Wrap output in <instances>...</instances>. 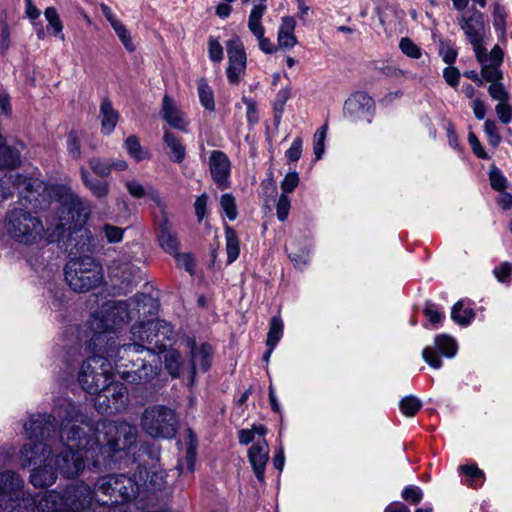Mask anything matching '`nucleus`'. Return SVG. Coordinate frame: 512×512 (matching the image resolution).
<instances>
[{
  "label": "nucleus",
  "instance_id": "f257e3e1",
  "mask_svg": "<svg viewBox=\"0 0 512 512\" xmlns=\"http://www.w3.org/2000/svg\"><path fill=\"white\" fill-rule=\"evenodd\" d=\"M75 408L67 403L65 412L69 419L63 424L60 438L53 439L55 433L52 416L38 415L25 424V432L29 443L20 452L23 467L38 465L31 473V482L36 487L48 486L54 483L56 471L64 477L78 476L84 468V457L96 450H108L113 453L128 449L135 443L136 429L127 423H102L97 428L95 438H88L83 428L72 423Z\"/></svg>",
  "mask_w": 512,
  "mask_h": 512
},
{
  "label": "nucleus",
  "instance_id": "f03ea898",
  "mask_svg": "<svg viewBox=\"0 0 512 512\" xmlns=\"http://www.w3.org/2000/svg\"><path fill=\"white\" fill-rule=\"evenodd\" d=\"M23 481L13 472L0 474V507L2 512H33L35 506L41 512H76L88 508L95 500L101 505L128 501L137 496L140 485L125 475L107 476L100 480L93 495L90 488L79 483L68 488L61 496L47 491L33 499L21 491Z\"/></svg>",
  "mask_w": 512,
  "mask_h": 512
},
{
  "label": "nucleus",
  "instance_id": "7ed1b4c3",
  "mask_svg": "<svg viewBox=\"0 0 512 512\" xmlns=\"http://www.w3.org/2000/svg\"><path fill=\"white\" fill-rule=\"evenodd\" d=\"M147 304H153V300L147 296H141L140 299L132 300L130 303L126 302H109L106 303L101 311L94 314L90 321V329L93 331V336L90 340V346L98 351L101 354L94 355L88 358L82 364L81 369H83L84 365L88 362L93 361L95 359L100 360L101 362H97L98 364L94 367H91L88 371V380L92 381L93 377L96 376L98 372L102 371V367H104L106 371V376L111 377L112 374V366L108 359L105 358L104 354L113 360L104 350L111 348V350L116 351L114 344V337L111 335H107L109 331L119 328L120 326L126 324L131 319V308L133 310H137L140 314L141 311H144V308ZM82 370H80L81 372Z\"/></svg>",
  "mask_w": 512,
  "mask_h": 512
},
{
  "label": "nucleus",
  "instance_id": "20e7f679",
  "mask_svg": "<svg viewBox=\"0 0 512 512\" xmlns=\"http://www.w3.org/2000/svg\"><path fill=\"white\" fill-rule=\"evenodd\" d=\"M459 25L467 39L473 46L475 57L481 65V76L490 82V96H507L504 86L499 82L502 73L499 69L503 62L504 53L500 46L495 45L489 53L483 46L484 22L481 14H473L470 17H461Z\"/></svg>",
  "mask_w": 512,
  "mask_h": 512
},
{
  "label": "nucleus",
  "instance_id": "39448f33",
  "mask_svg": "<svg viewBox=\"0 0 512 512\" xmlns=\"http://www.w3.org/2000/svg\"><path fill=\"white\" fill-rule=\"evenodd\" d=\"M115 362L117 373L129 383L146 384L159 372V357L143 345L129 344L104 350Z\"/></svg>",
  "mask_w": 512,
  "mask_h": 512
},
{
  "label": "nucleus",
  "instance_id": "423d86ee",
  "mask_svg": "<svg viewBox=\"0 0 512 512\" xmlns=\"http://www.w3.org/2000/svg\"><path fill=\"white\" fill-rule=\"evenodd\" d=\"M101 362L95 359L84 365L78 375L81 387L90 394H95V407L101 413H113L122 410L127 403V389L121 382L110 381L111 377L106 376V369L98 372L92 381L88 380V371L91 367Z\"/></svg>",
  "mask_w": 512,
  "mask_h": 512
},
{
  "label": "nucleus",
  "instance_id": "0eeeda50",
  "mask_svg": "<svg viewBox=\"0 0 512 512\" xmlns=\"http://www.w3.org/2000/svg\"><path fill=\"white\" fill-rule=\"evenodd\" d=\"M65 279L72 290L84 293L101 285L103 269L90 256L75 258L66 265Z\"/></svg>",
  "mask_w": 512,
  "mask_h": 512
},
{
  "label": "nucleus",
  "instance_id": "6e6552de",
  "mask_svg": "<svg viewBox=\"0 0 512 512\" xmlns=\"http://www.w3.org/2000/svg\"><path fill=\"white\" fill-rule=\"evenodd\" d=\"M7 233L22 244H34L44 235V226L39 218L22 209H14L7 214Z\"/></svg>",
  "mask_w": 512,
  "mask_h": 512
},
{
  "label": "nucleus",
  "instance_id": "1a4fd4ad",
  "mask_svg": "<svg viewBox=\"0 0 512 512\" xmlns=\"http://www.w3.org/2000/svg\"><path fill=\"white\" fill-rule=\"evenodd\" d=\"M177 425L174 411L161 405L148 407L141 419L143 430L153 438L169 439L174 437Z\"/></svg>",
  "mask_w": 512,
  "mask_h": 512
},
{
  "label": "nucleus",
  "instance_id": "9d476101",
  "mask_svg": "<svg viewBox=\"0 0 512 512\" xmlns=\"http://www.w3.org/2000/svg\"><path fill=\"white\" fill-rule=\"evenodd\" d=\"M457 351L458 345L453 337L447 334H439L434 338L433 346L423 349L422 358L433 369H440L443 363L438 353L444 357L453 358Z\"/></svg>",
  "mask_w": 512,
  "mask_h": 512
},
{
  "label": "nucleus",
  "instance_id": "9b49d317",
  "mask_svg": "<svg viewBox=\"0 0 512 512\" xmlns=\"http://www.w3.org/2000/svg\"><path fill=\"white\" fill-rule=\"evenodd\" d=\"M170 328L160 320H149L146 323H140L132 327L133 344L141 345L142 343H149L158 345L167 338Z\"/></svg>",
  "mask_w": 512,
  "mask_h": 512
},
{
  "label": "nucleus",
  "instance_id": "f8f14e48",
  "mask_svg": "<svg viewBox=\"0 0 512 512\" xmlns=\"http://www.w3.org/2000/svg\"><path fill=\"white\" fill-rule=\"evenodd\" d=\"M226 49L229 60L226 70L227 78L230 83H238L246 69L247 58L244 45L236 37L227 42Z\"/></svg>",
  "mask_w": 512,
  "mask_h": 512
},
{
  "label": "nucleus",
  "instance_id": "ddd939ff",
  "mask_svg": "<svg viewBox=\"0 0 512 512\" xmlns=\"http://www.w3.org/2000/svg\"><path fill=\"white\" fill-rule=\"evenodd\" d=\"M266 9L267 6L264 3H259L253 7L248 18V28L258 40L259 49L266 54H272L278 49V46H275L264 35L265 28L262 24V17Z\"/></svg>",
  "mask_w": 512,
  "mask_h": 512
},
{
  "label": "nucleus",
  "instance_id": "4468645a",
  "mask_svg": "<svg viewBox=\"0 0 512 512\" xmlns=\"http://www.w3.org/2000/svg\"><path fill=\"white\" fill-rule=\"evenodd\" d=\"M65 212L67 217L61 216L57 230L63 229L70 219L75 227L82 225L89 216V207L80 198L69 195L63 204L62 214Z\"/></svg>",
  "mask_w": 512,
  "mask_h": 512
},
{
  "label": "nucleus",
  "instance_id": "2eb2a0df",
  "mask_svg": "<svg viewBox=\"0 0 512 512\" xmlns=\"http://www.w3.org/2000/svg\"><path fill=\"white\" fill-rule=\"evenodd\" d=\"M209 169L214 182L220 188L225 189L229 187L231 163L226 154L218 150L212 151L209 157Z\"/></svg>",
  "mask_w": 512,
  "mask_h": 512
},
{
  "label": "nucleus",
  "instance_id": "dca6fc26",
  "mask_svg": "<svg viewBox=\"0 0 512 512\" xmlns=\"http://www.w3.org/2000/svg\"><path fill=\"white\" fill-rule=\"evenodd\" d=\"M249 462L256 478L264 481L265 467L269 460V446L265 439L255 442L248 450Z\"/></svg>",
  "mask_w": 512,
  "mask_h": 512
},
{
  "label": "nucleus",
  "instance_id": "f3484780",
  "mask_svg": "<svg viewBox=\"0 0 512 512\" xmlns=\"http://www.w3.org/2000/svg\"><path fill=\"white\" fill-rule=\"evenodd\" d=\"M157 237L160 246L168 253L176 254L178 250V239L173 231L172 224L164 217L158 224Z\"/></svg>",
  "mask_w": 512,
  "mask_h": 512
},
{
  "label": "nucleus",
  "instance_id": "a211bd4d",
  "mask_svg": "<svg viewBox=\"0 0 512 512\" xmlns=\"http://www.w3.org/2000/svg\"><path fill=\"white\" fill-rule=\"evenodd\" d=\"M212 348L207 344L193 346L191 350V370L193 382L194 374L197 370L206 371L210 366Z\"/></svg>",
  "mask_w": 512,
  "mask_h": 512
},
{
  "label": "nucleus",
  "instance_id": "6ab92c4d",
  "mask_svg": "<svg viewBox=\"0 0 512 512\" xmlns=\"http://www.w3.org/2000/svg\"><path fill=\"white\" fill-rule=\"evenodd\" d=\"M372 109V98H348L344 104L345 113L353 118H367Z\"/></svg>",
  "mask_w": 512,
  "mask_h": 512
},
{
  "label": "nucleus",
  "instance_id": "aec40b11",
  "mask_svg": "<svg viewBox=\"0 0 512 512\" xmlns=\"http://www.w3.org/2000/svg\"><path fill=\"white\" fill-rule=\"evenodd\" d=\"M129 194L137 199L148 197L157 205H161L162 199L159 192L151 185H143L138 180L132 179L125 182Z\"/></svg>",
  "mask_w": 512,
  "mask_h": 512
},
{
  "label": "nucleus",
  "instance_id": "412c9836",
  "mask_svg": "<svg viewBox=\"0 0 512 512\" xmlns=\"http://www.w3.org/2000/svg\"><path fill=\"white\" fill-rule=\"evenodd\" d=\"M296 22L293 17L285 16L278 32V47L290 49L297 44V38L294 35Z\"/></svg>",
  "mask_w": 512,
  "mask_h": 512
},
{
  "label": "nucleus",
  "instance_id": "4be33fe9",
  "mask_svg": "<svg viewBox=\"0 0 512 512\" xmlns=\"http://www.w3.org/2000/svg\"><path fill=\"white\" fill-rule=\"evenodd\" d=\"M163 141L170 160L175 163H181L185 159L186 151L180 139L170 131L165 130Z\"/></svg>",
  "mask_w": 512,
  "mask_h": 512
},
{
  "label": "nucleus",
  "instance_id": "5701e85b",
  "mask_svg": "<svg viewBox=\"0 0 512 512\" xmlns=\"http://www.w3.org/2000/svg\"><path fill=\"white\" fill-rule=\"evenodd\" d=\"M101 130L102 133L109 135L114 130L119 120L118 112L111 106V103L107 100L101 104Z\"/></svg>",
  "mask_w": 512,
  "mask_h": 512
},
{
  "label": "nucleus",
  "instance_id": "b1692460",
  "mask_svg": "<svg viewBox=\"0 0 512 512\" xmlns=\"http://www.w3.org/2000/svg\"><path fill=\"white\" fill-rule=\"evenodd\" d=\"M164 119L177 129H184L186 123L182 112L176 107L171 98H165L163 106Z\"/></svg>",
  "mask_w": 512,
  "mask_h": 512
},
{
  "label": "nucleus",
  "instance_id": "393cba45",
  "mask_svg": "<svg viewBox=\"0 0 512 512\" xmlns=\"http://www.w3.org/2000/svg\"><path fill=\"white\" fill-rule=\"evenodd\" d=\"M124 147L128 155L137 162L149 160L151 158L150 151L140 144L138 137L135 135L127 137L124 141Z\"/></svg>",
  "mask_w": 512,
  "mask_h": 512
},
{
  "label": "nucleus",
  "instance_id": "a878e982",
  "mask_svg": "<svg viewBox=\"0 0 512 512\" xmlns=\"http://www.w3.org/2000/svg\"><path fill=\"white\" fill-rule=\"evenodd\" d=\"M44 16L48 22V29L52 31V35H54L61 41H64L65 36L63 34V24L56 8H46L44 11Z\"/></svg>",
  "mask_w": 512,
  "mask_h": 512
},
{
  "label": "nucleus",
  "instance_id": "bb28decb",
  "mask_svg": "<svg viewBox=\"0 0 512 512\" xmlns=\"http://www.w3.org/2000/svg\"><path fill=\"white\" fill-rule=\"evenodd\" d=\"M283 334V322L279 317H273L270 323V329L267 335V345L270 347L267 352L265 358L266 360L269 358L273 348L279 342Z\"/></svg>",
  "mask_w": 512,
  "mask_h": 512
},
{
  "label": "nucleus",
  "instance_id": "cd10ccee",
  "mask_svg": "<svg viewBox=\"0 0 512 512\" xmlns=\"http://www.w3.org/2000/svg\"><path fill=\"white\" fill-rule=\"evenodd\" d=\"M81 175L84 184L90 189L94 196L103 198L108 195L109 185L107 182L98 179H91L88 175V172L84 169H82Z\"/></svg>",
  "mask_w": 512,
  "mask_h": 512
},
{
  "label": "nucleus",
  "instance_id": "c85d7f7f",
  "mask_svg": "<svg viewBox=\"0 0 512 512\" xmlns=\"http://www.w3.org/2000/svg\"><path fill=\"white\" fill-rule=\"evenodd\" d=\"M225 239H226V252H227V262L231 264L234 262L240 253L239 240L236 235V232L231 227H226L225 229Z\"/></svg>",
  "mask_w": 512,
  "mask_h": 512
},
{
  "label": "nucleus",
  "instance_id": "c756f323",
  "mask_svg": "<svg viewBox=\"0 0 512 512\" xmlns=\"http://www.w3.org/2000/svg\"><path fill=\"white\" fill-rule=\"evenodd\" d=\"M474 316V311L471 308H464L462 301H458L452 307L451 318L459 325H468Z\"/></svg>",
  "mask_w": 512,
  "mask_h": 512
},
{
  "label": "nucleus",
  "instance_id": "7c9ffc66",
  "mask_svg": "<svg viewBox=\"0 0 512 512\" xmlns=\"http://www.w3.org/2000/svg\"><path fill=\"white\" fill-rule=\"evenodd\" d=\"M267 433V429L265 426L259 425V426H252L251 429H242L238 433L239 442L243 445H247L250 442L254 441L256 435L261 438L260 440L264 439L265 435Z\"/></svg>",
  "mask_w": 512,
  "mask_h": 512
},
{
  "label": "nucleus",
  "instance_id": "2f4dec72",
  "mask_svg": "<svg viewBox=\"0 0 512 512\" xmlns=\"http://www.w3.org/2000/svg\"><path fill=\"white\" fill-rule=\"evenodd\" d=\"M421 406V401L412 395L405 396L399 403L402 414L407 417H413L420 410Z\"/></svg>",
  "mask_w": 512,
  "mask_h": 512
},
{
  "label": "nucleus",
  "instance_id": "473e14b6",
  "mask_svg": "<svg viewBox=\"0 0 512 512\" xmlns=\"http://www.w3.org/2000/svg\"><path fill=\"white\" fill-rule=\"evenodd\" d=\"M166 369L173 377H177L181 371L180 354L175 350L166 351L164 354Z\"/></svg>",
  "mask_w": 512,
  "mask_h": 512
},
{
  "label": "nucleus",
  "instance_id": "72a5a7b5",
  "mask_svg": "<svg viewBox=\"0 0 512 512\" xmlns=\"http://www.w3.org/2000/svg\"><path fill=\"white\" fill-rule=\"evenodd\" d=\"M220 205L227 216V218L231 221L235 220L237 218L238 212H237V206L235 198L230 193H225L220 198Z\"/></svg>",
  "mask_w": 512,
  "mask_h": 512
},
{
  "label": "nucleus",
  "instance_id": "f704fd0d",
  "mask_svg": "<svg viewBox=\"0 0 512 512\" xmlns=\"http://www.w3.org/2000/svg\"><path fill=\"white\" fill-rule=\"evenodd\" d=\"M461 471L469 477L468 484L472 487L482 485L484 482V473L476 465H463Z\"/></svg>",
  "mask_w": 512,
  "mask_h": 512
},
{
  "label": "nucleus",
  "instance_id": "c9c22d12",
  "mask_svg": "<svg viewBox=\"0 0 512 512\" xmlns=\"http://www.w3.org/2000/svg\"><path fill=\"white\" fill-rule=\"evenodd\" d=\"M112 28L114 29L125 49L129 52H133L135 50V45L126 26L121 21H118L112 26Z\"/></svg>",
  "mask_w": 512,
  "mask_h": 512
},
{
  "label": "nucleus",
  "instance_id": "e433bc0d",
  "mask_svg": "<svg viewBox=\"0 0 512 512\" xmlns=\"http://www.w3.org/2000/svg\"><path fill=\"white\" fill-rule=\"evenodd\" d=\"M439 55L443 61L448 65H452L457 58V50L449 41H440L439 43Z\"/></svg>",
  "mask_w": 512,
  "mask_h": 512
},
{
  "label": "nucleus",
  "instance_id": "4c0bfd02",
  "mask_svg": "<svg viewBox=\"0 0 512 512\" xmlns=\"http://www.w3.org/2000/svg\"><path fill=\"white\" fill-rule=\"evenodd\" d=\"M401 496L405 501H407L413 505H416V504L420 503V501L422 500L423 491L418 486L410 485V486H406L402 490Z\"/></svg>",
  "mask_w": 512,
  "mask_h": 512
},
{
  "label": "nucleus",
  "instance_id": "58836bf2",
  "mask_svg": "<svg viewBox=\"0 0 512 512\" xmlns=\"http://www.w3.org/2000/svg\"><path fill=\"white\" fill-rule=\"evenodd\" d=\"M89 164L91 170L101 177H107L111 173L110 161L93 158L89 161Z\"/></svg>",
  "mask_w": 512,
  "mask_h": 512
},
{
  "label": "nucleus",
  "instance_id": "ea45409f",
  "mask_svg": "<svg viewBox=\"0 0 512 512\" xmlns=\"http://www.w3.org/2000/svg\"><path fill=\"white\" fill-rule=\"evenodd\" d=\"M327 134V125L319 128L314 134V154L319 160L324 153V142Z\"/></svg>",
  "mask_w": 512,
  "mask_h": 512
},
{
  "label": "nucleus",
  "instance_id": "a19ab883",
  "mask_svg": "<svg viewBox=\"0 0 512 512\" xmlns=\"http://www.w3.org/2000/svg\"><path fill=\"white\" fill-rule=\"evenodd\" d=\"M399 47L404 54L411 58L418 59L421 57L420 48L407 37H404L400 40Z\"/></svg>",
  "mask_w": 512,
  "mask_h": 512
},
{
  "label": "nucleus",
  "instance_id": "79ce46f5",
  "mask_svg": "<svg viewBox=\"0 0 512 512\" xmlns=\"http://www.w3.org/2000/svg\"><path fill=\"white\" fill-rule=\"evenodd\" d=\"M103 232L109 243H118L123 239L124 230L120 227L105 224L103 226Z\"/></svg>",
  "mask_w": 512,
  "mask_h": 512
},
{
  "label": "nucleus",
  "instance_id": "37998d69",
  "mask_svg": "<svg viewBox=\"0 0 512 512\" xmlns=\"http://www.w3.org/2000/svg\"><path fill=\"white\" fill-rule=\"evenodd\" d=\"M208 55L212 62L219 63L223 60V47L218 40L214 38L209 39Z\"/></svg>",
  "mask_w": 512,
  "mask_h": 512
},
{
  "label": "nucleus",
  "instance_id": "c03bdc74",
  "mask_svg": "<svg viewBox=\"0 0 512 512\" xmlns=\"http://www.w3.org/2000/svg\"><path fill=\"white\" fill-rule=\"evenodd\" d=\"M299 175L297 172L288 173L281 182L283 194L291 193L299 184Z\"/></svg>",
  "mask_w": 512,
  "mask_h": 512
},
{
  "label": "nucleus",
  "instance_id": "a18cd8bd",
  "mask_svg": "<svg viewBox=\"0 0 512 512\" xmlns=\"http://www.w3.org/2000/svg\"><path fill=\"white\" fill-rule=\"evenodd\" d=\"M484 131L487 135L489 144L494 147L498 146L501 141V137L497 132V126L495 122L487 120L484 123Z\"/></svg>",
  "mask_w": 512,
  "mask_h": 512
},
{
  "label": "nucleus",
  "instance_id": "49530a36",
  "mask_svg": "<svg viewBox=\"0 0 512 512\" xmlns=\"http://www.w3.org/2000/svg\"><path fill=\"white\" fill-rule=\"evenodd\" d=\"M490 184L493 189L501 191L506 186V178L503 174L496 168L492 167L489 173Z\"/></svg>",
  "mask_w": 512,
  "mask_h": 512
},
{
  "label": "nucleus",
  "instance_id": "de8ad7c7",
  "mask_svg": "<svg viewBox=\"0 0 512 512\" xmlns=\"http://www.w3.org/2000/svg\"><path fill=\"white\" fill-rule=\"evenodd\" d=\"M511 273L512 264L509 262H503L499 266H496L493 270L495 278L501 283L507 282L509 280Z\"/></svg>",
  "mask_w": 512,
  "mask_h": 512
},
{
  "label": "nucleus",
  "instance_id": "09e8293b",
  "mask_svg": "<svg viewBox=\"0 0 512 512\" xmlns=\"http://www.w3.org/2000/svg\"><path fill=\"white\" fill-rule=\"evenodd\" d=\"M290 210V199L287 195L282 194L277 202L276 213L280 221L287 219Z\"/></svg>",
  "mask_w": 512,
  "mask_h": 512
},
{
  "label": "nucleus",
  "instance_id": "8fccbe9b",
  "mask_svg": "<svg viewBox=\"0 0 512 512\" xmlns=\"http://www.w3.org/2000/svg\"><path fill=\"white\" fill-rule=\"evenodd\" d=\"M468 142L472 148L473 153L481 159H488V154L485 152L477 136L470 132L468 134Z\"/></svg>",
  "mask_w": 512,
  "mask_h": 512
},
{
  "label": "nucleus",
  "instance_id": "3c124183",
  "mask_svg": "<svg viewBox=\"0 0 512 512\" xmlns=\"http://www.w3.org/2000/svg\"><path fill=\"white\" fill-rule=\"evenodd\" d=\"M496 113L503 123H509L512 120V107L504 100L496 106Z\"/></svg>",
  "mask_w": 512,
  "mask_h": 512
},
{
  "label": "nucleus",
  "instance_id": "603ef678",
  "mask_svg": "<svg viewBox=\"0 0 512 512\" xmlns=\"http://www.w3.org/2000/svg\"><path fill=\"white\" fill-rule=\"evenodd\" d=\"M443 77L448 85L455 87L459 82L460 72L457 68L450 65L444 69Z\"/></svg>",
  "mask_w": 512,
  "mask_h": 512
},
{
  "label": "nucleus",
  "instance_id": "864d4df0",
  "mask_svg": "<svg viewBox=\"0 0 512 512\" xmlns=\"http://www.w3.org/2000/svg\"><path fill=\"white\" fill-rule=\"evenodd\" d=\"M424 314L433 324L439 323L444 317V315L439 311L438 307L432 303L427 304L426 308L424 309Z\"/></svg>",
  "mask_w": 512,
  "mask_h": 512
},
{
  "label": "nucleus",
  "instance_id": "5fc2aeb1",
  "mask_svg": "<svg viewBox=\"0 0 512 512\" xmlns=\"http://www.w3.org/2000/svg\"><path fill=\"white\" fill-rule=\"evenodd\" d=\"M302 154V140L297 138L293 141L291 147L286 151V156L290 161H297Z\"/></svg>",
  "mask_w": 512,
  "mask_h": 512
},
{
  "label": "nucleus",
  "instance_id": "6e6d98bb",
  "mask_svg": "<svg viewBox=\"0 0 512 512\" xmlns=\"http://www.w3.org/2000/svg\"><path fill=\"white\" fill-rule=\"evenodd\" d=\"M207 205V196L201 195L195 201V213L199 221H202L205 216V210Z\"/></svg>",
  "mask_w": 512,
  "mask_h": 512
},
{
  "label": "nucleus",
  "instance_id": "4d7b16f0",
  "mask_svg": "<svg viewBox=\"0 0 512 512\" xmlns=\"http://www.w3.org/2000/svg\"><path fill=\"white\" fill-rule=\"evenodd\" d=\"M0 46L3 53H5L10 46V30L6 23L3 24L1 28Z\"/></svg>",
  "mask_w": 512,
  "mask_h": 512
},
{
  "label": "nucleus",
  "instance_id": "13d9d810",
  "mask_svg": "<svg viewBox=\"0 0 512 512\" xmlns=\"http://www.w3.org/2000/svg\"><path fill=\"white\" fill-rule=\"evenodd\" d=\"M179 266L184 267L188 272L192 273L193 259L189 254H175Z\"/></svg>",
  "mask_w": 512,
  "mask_h": 512
},
{
  "label": "nucleus",
  "instance_id": "bf43d9fd",
  "mask_svg": "<svg viewBox=\"0 0 512 512\" xmlns=\"http://www.w3.org/2000/svg\"><path fill=\"white\" fill-rule=\"evenodd\" d=\"M68 150L70 154L77 158L80 155V145L75 134L71 133L68 136Z\"/></svg>",
  "mask_w": 512,
  "mask_h": 512
},
{
  "label": "nucleus",
  "instance_id": "052dcab7",
  "mask_svg": "<svg viewBox=\"0 0 512 512\" xmlns=\"http://www.w3.org/2000/svg\"><path fill=\"white\" fill-rule=\"evenodd\" d=\"M26 15L29 19L35 20L40 16V10L33 4L32 0H25Z\"/></svg>",
  "mask_w": 512,
  "mask_h": 512
},
{
  "label": "nucleus",
  "instance_id": "680f3d73",
  "mask_svg": "<svg viewBox=\"0 0 512 512\" xmlns=\"http://www.w3.org/2000/svg\"><path fill=\"white\" fill-rule=\"evenodd\" d=\"M100 9L103 13V15L105 16V18L107 19V21L111 24V26H113L115 23H117L118 21H120L115 15L114 13L112 12V10L110 9V7H108L107 5L105 4H101L100 5Z\"/></svg>",
  "mask_w": 512,
  "mask_h": 512
},
{
  "label": "nucleus",
  "instance_id": "e2e57ef3",
  "mask_svg": "<svg viewBox=\"0 0 512 512\" xmlns=\"http://www.w3.org/2000/svg\"><path fill=\"white\" fill-rule=\"evenodd\" d=\"M498 203L503 209H511L512 208V194L510 193H501L498 197Z\"/></svg>",
  "mask_w": 512,
  "mask_h": 512
},
{
  "label": "nucleus",
  "instance_id": "0e129e2a",
  "mask_svg": "<svg viewBox=\"0 0 512 512\" xmlns=\"http://www.w3.org/2000/svg\"><path fill=\"white\" fill-rule=\"evenodd\" d=\"M284 463H285L284 450H283V448H280L274 456L273 464L277 470L282 471L284 468Z\"/></svg>",
  "mask_w": 512,
  "mask_h": 512
},
{
  "label": "nucleus",
  "instance_id": "69168bd1",
  "mask_svg": "<svg viewBox=\"0 0 512 512\" xmlns=\"http://www.w3.org/2000/svg\"><path fill=\"white\" fill-rule=\"evenodd\" d=\"M384 512H410V510L401 502H392L385 508Z\"/></svg>",
  "mask_w": 512,
  "mask_h": 512
},
{
  "label": "nucleus",
  "instance_id": "338daca9",
  "mask_svg": "<svg viewBox=\"0 0 512 512\" xmlns=\"http://www.w3.org/2000/svg\"><path fill=\"white\" fill-rule=\"evenodd\" d=\"M472 107H473L474 114L478 119H483L485 117L486 109L480 100H475L473 102Z\"/></svg>",
  "mask_w": 512,
  "mask_h": 512
},
{
  "label": "nucleus",
  "instance_id": "774afa93",
  "mask_svg": "<svg viewBox=\"0 0 512 512\" xmlns=\"http://www.w3.org/2000/svg\"><path fill=\"white\" fill-rule=\"evenodd\" d=\"M447 137H448L450 146H452L454 149H457L458 148V138H457L456 132L451 124H448V127H447Z\"/></svg>",
  "mask_w": 512,
  "mask_h": 512
}]
</instances>
